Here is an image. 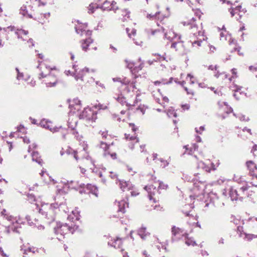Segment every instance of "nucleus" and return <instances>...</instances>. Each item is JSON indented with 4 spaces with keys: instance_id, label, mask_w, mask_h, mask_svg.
I'll return each mask as SVG.
<instances>
[{
    "instance_id": "f257e3e1",
    "label": "nucleus",
    "mask_w": 257,
    "mask_h": 257,
    "mask_svg": "<svg viewBox=\"0 0 257 257\" xmlns=\"http://www.w3.org/2000/svg\"><path fill=\"white\" fill-rule=\"evenodd\" d=\"M113 82H120L125 87L124 91L126 93L125 97L121 93L113 94V98L122 106H125L127 109H132L141 101L140 96L142 94L141 90L137 88L135 82H131L126 78L121 79L119 77L113 78Z\"/></svg>"
},
{
    "instance_id": "f03ea898",
    "label": "nucleus",
    "mask_w": 257,
    "mask_h": 257,
    "mask_svg": "<svg viewBox=\"0 0 257 257\" xmlns=\"http://www.w3.org/2000/svg\"><path fill=\"white\" fill-rule=\"evenodd\" d=\"M182 24L185 26H188L190 29L189 41L193 47L198 48L207 40V37L204 35V30L202 27H198L194 17L187 21H183Z\"/></svg>"
},
{
    "instance_id": "7ed1b4c3",
    "label": "nucleus",
    "mask_w": 257,
    "mask_h": 257,
    "mask_svg": "<svg viewBox=\"0 0 257 257\" xmlns=\"http://www.w3.org/2000/svg\"><path fill=\"white\" fill-rule=\"evenodd\" d=\"M27 199L31 203L37 202L35 196L32 194L27 195ZM37 208L38 209L39 213L44 215L48 220L47 222L50 223L54 221L55 217L56 210L58 208L59 205L56 203H41L39 205L37 202L36 203Z\"/></svg>"
},
{
    "instance_id": "20e7f679",
    "label": "nucleus",
    "mask_w": 257,
    "mask_h": 257,
    "mask_svg": "<svg viewBox=\"0 0 257 257\" xmlns=\"http://www.w3.org/2000/svg\"><path fill=\"white\" fill-rule=\"evenodd\" d=\"M2 215L3 218L9 222V224L6 226V231L8 233L11 232H20V229L22 225L24 224L25 221L20 216H14L8 213L6 209L2 211Z\"/></svg>"
},
{
    "instance_id": "39448f33",
    "label": "nucleus",
    "mask_w": 257,
    "mask_h": 257,
    "mask_svg": "<svg viewBox=\"0 0 257 257\" xmlns=\"http://www.w3.org/2000/svg\"><path fill=\"white\" fill-rule=\"evenodd\" d=\"M41 72L40 79H44L43 82L45 84L46 87L54 86L57 83V72H51L52 69L48 67L44 63L41 62L38 66Z\"/></svg>"
},
{
    "instance_id": "423d86ee",
    "label": "nucleus",
    "mask_w": 257,
    "mask_h": 257,
    "mask_svg": "<svg viewBox=\"0 0 257 257\" xmlns=\"http://www.w3.org/2000/svg\"><path fill=\"white\" fill-rule=\"evenodd\" d=\"M77 65L75 64L73 65L74 72L73 73L72 75L76 80L80 79L82 81L85 80L88 83H92L94 81V80L92 76H91V75L95 72V70H89L88 68L85 67L79 72H77Z\"/></svg>"
},
{
    "instance_id": "0eeeda50",
    "label": "nucleus",
    "mask_w": 257,
    "mask_h": 257,
    "mask_svg": "<svg viewBox=\"0 0 257 257\" xmlns=\"http://www.w3.org/2000/svg\"><path fill=\"white\" fill-rule=\"evenodd\" d=\"M185 178L188 181L193 182L194 185L193 188V191L194 192V194L193 195H190L191 199H195V197H197L201 195H203L205 187V184L203 182L200 181H198L197 179L192 178L190 176H185Z\"/></svg>"
},
{
    "instance_id": "6e6552de",
    "label": "nucleus",
    "mask_w": 257,
    "mask_h": 257,
    "mask_svg": "<svg viewBox=\"0 0 257 257\" xmlns=\"http://www.w3.org/2000/svg\"><path fill=\"white\" fill-rule=\"evenodd\" d=\"M74 230V227L68 225L66 223L62 224L60 222L57 223L56 225L54 228V233L59 240H61L64 238L65 235L68 232H71L73 233Z\"/></svg>"
},
{
    "instance_id": "1a4fd4ad",
    "label": "nucleus",
    "mask_w": 257,
    "mask_h": 257,
    "mask_svg": "<svg viewBox=\"0 0 257 257\" xmlns=\"http://www.w3.org/2000/svg\"><path fill=\"white\" fill-rule=\"evenodd\" d=\"M250 186L248 185H245L241 187L239 190V193L235 188L231 187L229 190V195L231 199L233 200H241L244 197L249 196L248 191L249 190Z\"/></svg>"
},
{
    "instance_id": "9d476101",
    "label": "nucleus",
    "mask_w": 257,
    "mask_h": 257,
    "mask_svg": "<svg viewBox=\"0 0 257 257\" xmlns=\"http://www.w3.org/2000/svg\"><path fill=\"white\" fill-rule=\"evenodd\" d=\"M97 111L94 108L87 107H85L79 114L80 119H84L89 122H94L97 117Z\"/></svg>"
},
{
    "instance_id": "9b49d317",
    "label": "nucleus",
    "mask_w": 257,
    "mask_h": 257,
    "mask_svg": "<svg viewBox=\"0 0 257 257\" xmlns=\"http://www.w3.org/2000/svg\"><path fill=\"white\" fill-rule=\"evenodd\" d=\"M21 251L25 255H43V252H45L44 248H36L34 247H27L26 246H22L21 248Z\"/></svg>"
},
{
    "instance_id": "f8f14e48",
    "label": "nucleus",
    "mask_w": 257,
    "mask_h": 257,
    "mask_svg": "<svg viewBox=\"0 0 257 257\" xmlns=\"http://www.w3.org/2000/svg\"><path fill=\"white\" fill-rule=\"evenodd\" d=\"M220 162L219 160L217 161L215 164L213 163H211L210 164L211 166H209V164H207L203 161H199L197 164V167L206 172L210 173L211 171L216 170Z\"/></svg>"
},
{
    "instance_id": "ddd939ff",
    "label": "nucleus",
    "mask_w": 257,
    "mask_h": 257,
    "mask_svg": "<svg viewBox=\"0 0 257 257\" xmlns=\"http://www.w3.org/2000/svg\"><path fill=\"white\" fill-rule=\"evenodd\" d=\"M70 112L71 114H75L81 108V103L80 100L77 98L73 99L69 105Z\"/></svg>"
},
{
    "instance_id": "4468645a",
    "label": "nucleus",
    "mask_w": 257,
    "mask_h": 257,
    "mask_svg": "<svg viewBox=\"0 0 257 257\" xmlns=\"http://www.w3.org/2000/svg\"><path fill=\"white\" fill-rule=\"evenodd\" d=\"M75 30L76 33L81 36L85 35L89 36L91 35V32L87 30L86 24H78L75 27Z\"/></svg>"
},
{
    "instance_id": "2eb2a0df",
    "label": "nucleus",
    "mask_w": 257,
    "mask_h": 257,
    "mask_svg": "<svg viewBox=\"0 0 257 257\" xmlns=\"http://www.w3.org/2000/svg\"><path fill=\"white\" fill-rule=\"evenodd\" d=\"M173 36H175L174 35ZM168 38V40L172 42V44L171 46V48H173L175 49L176 51L178 50V49L182 47V44L181 40L180 37H176L174 36V37H172L170 36H167Z\"/></svg>"
},
{
    "instance_id": "dca6fc26",
    "label": "nucleus",
    "mask_w": 257,
    "mask_h": 257,
    "mask_svg": "<svg viewBox=\"0 0 257 257\" xmlns=\"http://www.w3.org/2000/svg\"><path fill=\"white\" fill-rule=\"evenodd\" d=\"M40 125L42 127L46 129L49 130L53 133L58 132L59 131V128L57 126H53L52 122L46 119H43L41 120L40 122Z\"/></svg>"
},
{
    "instance_id": "f3484780",
    "label": "nucleus",
    "mask_w": 257,
    "mask_h": 257,
    "mask_svg": "<svg viewBox=\"0 0 257 257\" xmlns=\"http://www.w3.org/2000/svg\"><path fill=\"white\" fill-rule=\"evenodd\" d=\"M220 40L221 41H228L230 45H235L236 46V41L232 39L230 35L224 29L220 33Z\"/></svg>"
},
{
    "instance_id": "a211bd4d",
    "label": "nucleus",
    "mask_w": 257,
    "mask_h": 257,
    "mask_svg": "<svg viewBox=\"0 0 257 257\" xmlns=\"http://www.w3.org/2000/svg\"><path fill=\"white\" fill-rule=\"evenodd\" d=\"M144 189L147 191L148 193V197L150 201H153V202H157L156 198H153V196L155 195V193L157 192L156 187L153 185H148L145 187Z\"/></svg>"
},
{
    "instance_id": "6ab92c4d",
    "label": "nucleus",
    "mask_w": 257,
    "mask_h": 257,
    "mask_svg": "<svg viewBox=\"0 0 257 257\" xmlns=\"http://www.w3.org/2000/svg\"><path fill=\"white\" fill-rule=\"evenodd\" d=\"M78 122L77 115L71 114L69 113V118L68 120V126L71 131L75 130Z\"/></svg>"
},
{
    "instance_id": "aec40b11",
    "label": "nucleus",
    "mask_w": 257,
    "mask_h": 257,
    "mask_svg": "<svg viewBox=\"0 0 257 257\" xmlns=\"http://www.w3.org/2000/svg\"><path fill=\"white\" fill-rule=\"evenodd\" d=\"M162 31L164 33V37L168 40V38L167 36H170L172 37H174V35L176 37H180L181 36L176 34L172 26H167L165 28H162Z\"/></svg>"
},
{
    "instance_id": "412c9836",
    "label": "nucleus",
    "mask_w": 257,
    "mask_h": 257,
    "mask_svg": "<svg viewBox=\"0 0 257 257\" xmlns=\"http://www.w3.org/2000/svg\"><path fill=\"white\" fill-rule=\"evenodd\" d=\"M100 7L103 11H115L117 9L115 3L108 1H105Z\"/></svg>"
},
{
    "instance_id": "4be33fe9",
    "label": "nucleus",
    "mask_w": 257,
    "mask_h": 257,
    "mask_svg": "<svg viewBox=\"0 0 257 257\" xmlns=\"http://www.w3.org/2000/svg\"><path fill=\"white\" fill-rule=\"evenodd\" d=\"M108 245L115 248H120L122 245V238L116 237L108 241Z\"/></svg>"
},
{
    "instance_id": "5701e85b",
    "label": "nucleus",
    "mask_w": 257,
    "mask_h": 257,
    "mask_svg": "<svg viewBox=\"0 0 257 257\" xmlns=\"http://www.w3.org/2000/svg\"><path fill=\"white\" fill-rule=\"evenodd\" d=\"M241 6H238L234 8L230 9V13L231 14V17L238 16V17H236V19L238 20L242 16V14H244V12L243 11H241Z\"/></svg>"
},
{
    "instance_id": "b1692460",
    "label": "nucleus",
    "mask_w": 257,
    "mask_h": 257,
    "mask_svg": "<svg viewBox=\"0 0 257 257\" xmlns=\"http://www.w3.org/2000/svg\"><path fill=\"white\" fill-rule=\"evenodd\" d=\"M125 63L127 65V67L131 70L132 72H136L142 70L144 66V63L141 62L139 66L137 67L135 66V63L133 61H128L126 60Z\"/></svg>"
},
{
    "instance_id": "393cba45",
    "label": "nucleus",
    "mask_w": 257,
    "mask_h": 257,
    "mask_svg": "<svg viewBox=\"0 0 257 257\" xmlns=\"http://www.w3.org/2000/svg\"><path fill=\"white\" fill-rule=\"evenodd\" d=\"M116 203L118 207V211L121 212L122 213L125 212V208L128 207V203L127 202V199L120 201H116Z\"/></svg>"
},
{
    "instance_id": "a878e982",
    "label": "nucleus",
    "mask_w": 257,
    "mask_h": 257,
    "mask_svg": "<svg viewBox=\"0 0 257 257\" xmlns=\"http://www.w3.org/2000/svg\"><path fill=\"white\" fill-rule=\"evenodd\" d=\"M72 134L74 136L76 140L80 143V145L83 147V151L85 152L87 150V145L85 142H81L83 139L82 136L79 135L78 132L75 130L72 131Z\"/></svg>"
},
{
    "instance_id": "bb28decb",
    "label": "nucleus",
    "mask_w": 257,
    "mask_h": 257,
    "mask_svg": "<svg viewBox=\"0 0 257 257\" xmlns=\"http://www.w3.org/2000/svg\"><path fill=\"white\" fill-rule=\"evenodd\" d=\"M172 233L173 236L172 239L174 240L175 239L174 238V237H176L177 238H180V236H182L183 237L185 233H184V231L178 227H176V226H174L172 228Z\"/></svg>"
},
{
    "instance_id": "cd10ccee",
    "label": "nucleus",
    "mask_w": 257,
    "mask_h": 257,
    "mask_svg": "<svg viewBox=\"0 0 257 257\" xmlns=\"http://www.w3.org/2000/svg\"><path fill=\"white\" fill-rule=\"evenodd\" d=\"M119 187L123 191L131 190L134 187L132 184L129 181L121 180L119 181Z\"/></svg>"
},
{
    "instance_id": "c85d7f7f",
    "label": "nucleus",
    "mask_w": 257,
    "mask_h": 257,
    "mask_svg": "<svg viewBox=\"0 0 257 257\" xmlns=\"http://www.w3.org/2000/svg\"><path fill=\"white\" fill-rule=\"evenodd\" d=\"M246 166L249 170L250 173L252 176H257V168L255 164L251 161L246 162Z\"/></svg>"
},
{
    "instance_id": "c756f323",
    "label": "nucleus",
    "mask_w": 257,
    "mask_h": 257,
    "mask_svg": "<svg viewBox=\"0 0 257 257\" xmlns=\"http://www.w3.org/2000/svg\"><path fill=\"white\" fill-rule=\"evenodd\" d=\"M146 17L150 20L156 21L158 25H159L158 24V21H162L163 18V16L161 14L160 12H157L155 14H153L152 13L148 14Z\"/></svg>"
},
{
    "instance_id": "7c9ffc66",
    "label": "nucleus",
    "mask_w": 257,
    "mask_h": 257,
    "mask_svg": "<svg viewBox=\"0 0 257 257\" xmlns=\"http://www.w3.org/2000/svg\"><path fill=\"white\" fill-rule=\"evenodd\" d=\"M79 211L77 208H76L75 210L71 211V214L69 215L68 219L72 222H74L75 220H78L79 219Z\"/></svg>"
},
{
    "instance_id": "2f4dec72",
    "label": "nucleus",
    "mask_w": 257,
    "mask_h": 257,
    "mask_svg": "<svg viewBox=\"0 0 257 257\" xmlns=\"http://www.w3.org/2000/svg\"><path fill=\"white\" fill-rule=\"evenodd\" d=\"M93 43V40L90 38H88L81 41V47L83 51H87L89 50L88 47L90 44Z\"/></svg>"
},
{
    "instance_id": "473e14b6",
    "label": "nucleus",
    "mask_w": 257,
    "mask_h": 257,
    "mask_svg": "<svg viewBox=\"0 0 257 257\" xmlns=\"http://www.w3.org/2000/svg\"><path fill=\"white\" fill-rule=\"evenodd\" d=\"M184 240L185 244L187 246H195L197 245L196 241L194 240V239L192 237H189L188 236V234L185 233L184 237Z\"/></svg>"
},
{
    "instance_id": "72a5a7b5",
    "label": "nucleus",
    "mask_w": 257,
    "mask_h": 257,
    "mask_svg": "<svg viewBox=\"0 0 257 257\" xmlns=\"http://www.w3.org/2000/svg\"><path fill=\"white\" fill-rule=\"evenodd\" d=\"M240 236L247 241H250L253 238H257V235L246 233L245 232L240 233Z\"/></svg>"
},
{
    "instance_id": "f704fd0d",
    "label": "nucleus",
    "mask_w": 257,
    "mask_h": 257,
    "mask_svg": "<svg viewBox=\"0 0 257 257\" xmlns=\"http://www.w3.org/2000/svg\"><path fill=\"white\" fill-rule=\"evenodd\" d=\"M69 187L71 189H77L79 187H84V184H79L78 182L71 181L70 182L68 181Z\"/></svg>"
},
{
    "instance_id": "c9c22d12",
    "label": "nucleus",
    "mask_w": 257,
    "mask_h": 257,
    "mask_svg": "<svg viewBox=\"0 0 257 257\" xmlns=\"http://www.w3.org/2000/svg\"><path fill=\"white\" fill-rule=\"evenodd\" d=\"M32 160L33 161L36 162L38 164L40 165L42 164V160L41 159L39 156V154L37 152L34 151L32 154Z\"/></svg>"
},
{
    "instance_id": "e433bc0d",
    "label": "nucleus",
    "mask_w": 257,
    "mask_h": 257,
    "mask_svg": "<svg viewBox=\"0 0 257 257\" xmlns=\"http://www.w3.org/2000/svg\"><path fill=\"white\" fill-rule=\"evenodd\" d=\"M139 235L143 239H145V237L149 235V233L146 231V228L145 227H141L138 230Z\"/></svg>"
},
{
    "instance_id": "4c0bfd02",
    "label": "nucleus",
    "mask_w": 257,
    "mask_h": 257,
    "mask_svg": "<svg viewBox=\"0 0 257 257\" xmlns=\"http://www.w3.org/2000/svg\"><path fill=\"white\" fill-rule=\"evenodd\" d=\"M100 8V5L96 3H91L88 7V12L89 14H92L94 12L95 10Z\"/></svg>"
},
{
    "instance_id": "58836bf2",
    "label": "nucleus",
    "mask_w": 257,
    "mask_h": 257,
    "mask_svg": "<svg viewBox=\"0 0 257 257\" xmlns=\"http://www.w3.org/2000/svg\"><path fill=\"white\" fill-rule=\"evenodd\" d=\"M20 13L24 17H27L29 18H32V15L28 13L26 6L24 5L21 8L20 10Z\"/></svg>"
},
{
    "instance_id": "ea45409f",
    "label": "nucleus",
    "mask_w": 257,
    "mask_h": 257,
    "mask_svg": "<svg viewBox=\"0 0 257 257\" xmlns=\"http://www.w3.org/2000/svg\"><path fill=\"white\" fill-rule=\"evenodd\" d=\"M86 188L90 190V192L92 194H94L96 197L98 196V189L96 186L92 185L91 184H87Z\"/></svg>"
},
{
    "instance_id": "a19ab883",
    "label": "nucleus",
    "mask_w": 257,
    "mask_h": 257,
    "mask_svg": "<svg viewBox=\"0 0 257 257\" xmlns=\"http://www.w3.org/2000/svg\"><path fill=\"white\" fill-rule=\"evenodd\" d=\"M100 147L104 151V156L107 157V154H109V152L107 151V150L109 148V146L106 143L101 142L100 144Z\"/></svg>"
},
{
    "instance_id": "79ce46f5",
    "label": "nucleus",
    "mask_w": 257,
    "mask_h": 257,
    "mask_svg": "<svg viewBox=\"0 0 257 257\" xmlns=\"http://www.w3.org/2000/svg\"><path fill=\"white\" fill-rule=\"evenodd\" d=\"M26 220H27L28 223L30 225H35L37 228L39 230H43L44 229V226L42 225H36V223H33L32 222H31V219H30V216H29V215H27L26 216Z\"/></svg>"
},
{
    "instance_id": "37998d69",
    "label": "nucleus",
    "mask_w": 257,
    "mask_h": 257,
    "mask_svg": "<svg viewBox=\"0 0 257 257\" xmlns=\"http://www.w3.org/2000/svg\"><path fill=\"white\" fill-rule=\"evenodd\" d=\"M230 89L235 92L233 94L234 97H236V93L240 91L242 88L241 86H238L234 83H233L232 85L230 86Z\"/></svg>"
},
{
    "instance_id": "c03bdc74",
    "label": "nucleus",
    "mask_w": 257,
    "mask_h": 257,
    "mask_svg": "<svg viewBox=\"0 0 257 257\" xmlns=\"http://www.w3.org/2000/svg\"><path fill=\"white\" fill-rule=\"evenodd\" d=\"M167 114L169 117H177V113L172 107L169 108L167 111Z\"/></svg>"
},
{
    "instance_id": "a18cd8bd",
    "label": "nucleus",
    "mask_w": 257,
    "mask_h": 257,
    "mask_svg": "<svg viewBox=\"0 0 257 257\" xmlns=\"http://www.w3.org/2000/svg\"><path fill=\"white\" fill-rule=\"evenodd\" d=\"M125 136L126 139L130 142H132V143H138L139 142L138 138H136V137H131L130 135L126 134L125 135Z\"/></svg>"
},
{
    "instance_id": "49530a36",
    "label": "nucleus",
    "mask_w": 257,
    "mask_h": 257,
    "mask_svg": "<svg viewBox=\"0 0 257 257\" xmlns=\"http://www.w3.org/2000/svg\"><path fill=\"white\" fill-rule=\"evenodd\" d=\"M58 127L59 128L58 132H60L61 133L62 138L63 139H65L66 136L68 134V130L65 128L62 127L61 126H60L59 127Z\"/></svg>"
},
{
    "instance_id": "de8ad7c7",
    "label": "nucleus",
    "mask_w": 257,
    "mask_h": 257,
    "mask_svg": "<svg viewBox=\"0 0 257 257\" xmlns=\"http://www.w3.org/2000/svg\"><path fill=\"white\" fill-rule=\"evenodd\" d=\"M175 82L177 83H178V84L181 85V86H182L184 87L185 90L187 92L188 94H193V92L192 90L189 91L188 89L186 87H185L184 86V84H185V82L184 81H175Z\"/></svg>"
},
{
    "instance_id": "09e8293b",
    "label": "nucleus",
    "mask_w": 257,
    "mask_h": 257,
    "mask_svg": "<svg viewBox=\"0 0 257 257\" xmlns=\"http://www.w3.org/2000/svg\"><path fill=\"white\" fill-rule=\"evenodd\" d=\"M232 73V76L229 78L230 81H232V79L237 78V71L236 68H233L231 70Z\"/></svg>"
},
{
    "instance_id": "8fccbe9b",
    "label": "nucleus",
    "mask_w": 257,
    "mask_h": 257,
    "mask_svg": "<svg viewBox=\"0 0 257 257\" xmlns=\"http://www.w3.org/2000/svg\"><path fill=\"white\" fill-rule=\"evenodd\" d=\"M161 99L164 101V102L161 103L160 102L161 99L160 98H155L156 101L158 103L161 104V105H162L163 106H164V104H165V102L166 103H168V102H169V99L166 96H165V97L161 96Z\"/></svg>"
},
{
    "instance_id": "3c124183",
    "label": "nucleus",
    "mask_w": 257,
    "mask_h": 257,
    "mask_svg": "<svg viewBox=\"0 0 257 257\" xmlns=\"http://www.w3.org/2000/svg\"><path fill=\"white\" fill-rule=\"evenodd\" d=\"M158 161L161 163L160 166L163 168H165L168 166L169 164L168 161L165 160L163 158H160L158 160Z\"/></svg>"
},
{
    "instance_id": "603ef678",
    "label": "nucleus",
    "mask_w": 257,
    "mask_h": 257,
    "mask_svg": "<svg viewBox=\"0 0 257 257\" xmlns=\"http://www.w3.org/2000/svg\"><path fill=\"white\" fill-rule=\"evenodd\" d=\"M193 148H191L190 149V150L188 151V149L187 148V146H184V148H186V151H185V153H186V154H188L190 155V154H191L192 153V152H193L192 150L193 149L194 151H195L196 150H197L198 149V146L197 145H196V144H194L193 145Z\"/></svg>"
},
{
    "instance_id": "864d4df0",
    "label": "nucleus",
    "mask_w": 257,
    "mask_h": 257,
    "mask_svg": "<svg viewBox=\"0 0 257 257\" xmlns=\"http://www.w3.org/2000/svg\"><path fill=\"white\" fill-rule=\"evenodd\" d=\"M189 78L190 83L191 84H194L196 82V79L191 74H188L187 79Z\"/></svg>"
},
{
    "instance_id": "5fc2aeb1",
    "label": "nucleus",
    "mask_w": 257,
    "mask_h": 257,
    "mask_svg": "<svg viewBox=\"0 0 257 257\" xmlns=\"http://www.w3.org/2000/svg\"><path fill=\"white\" fill-rule=\"evenodd\" d=\"M159 183L158 188L160 189H167L168 188V185L167 184H164L163 182L160 181H158Z\"/></svg>"
},
{
    "instance_id": "6e6d98bb",
    "label": "nucleus",
    "mask_w": 257,
    "mask_h": 257,
    "mask_svg": "<svg viewBox=\"0 0 257 257\" xmlns=\"http://www.w3.org/2000/svg\"><path fill=\"white\" fill-rule=\"evenodd\" d=\"M17 72V79L19 80L23 79L24 74L23 73H21L18 68H16Z\"/></svg>"
},
{
    "instance_id": "4d7b16f0",
    "label": "nucleus",
    "mask_w": 257,
    "mask_h": 257,
    "mask_svg": "<svg viewBox=\"0 0 257 257\" xmlns=\"http://www.w3.org/2000/svg\"><path fill=\"white\" fill-rule=\"evenodd\" d=\"M205 130V127H204V126H201L200 127H199V128H197V127H196L195 128V131H196V132L198 133V134H201Z\"/></svg>"
},
{
    "instance_id": "13d9d810",
    "label": "nucleus",
    "mask_w": 257,
    "mask_h": 257,
    "mask_svg": "<svg viewBox=\"0 0 257 257\" xmlns=\"http://www.w3.org/2000/svg\"><path fill=\"white\" fill-rule=\"evenodd\" d=\"M130 12L128 11H127L126 10H125L123 11H122V15L123 16V17H124V19H125V17L126 18H129L130 17Z\"/></svg>"
},
{
    "instance_id": "bf43d9fd",
    "label": "nucleus",
    "mask_w": 257,
    "mask_h": 257,
    "mask_svg": "<svg viewBox=\"0 0 257 257\" xmlns=\"http://www.w3.org/2000/svg\"><path fill=\"white\" fill-rule=\"evenodd\" d=\"M194 12V14L195 15V16L196 17H197L198 18V19H199L202 15V13L199 10H193Z\"/></svg>"
},
{
    "instance_id": "052dcab7",
    "label": "nucleus",
    "mask_w": 257,
    "mask_h": 257,
    "mask_svg": "<svg viewBox=\"0 0 257 257\" xmlns=\"http://www.w3.org/2000/svg\"><path fill=\"white\" fill-rule=\"evenodd\" d=\"M99 133L103 139H107V138L108 137L107 131H100Z\"/></svg>"
},
{
    "instance_id": "680f3d73",
    "label": "nucleus",
    "mask_w": 257,
    "mask_h": 257,
    "mask_svg": "<svg viewBox=\"0 0 257 257\" xmlns=\"http://www.w3.org/2000/svg\"><path fill=\"white\" fill-rule=\"evenodd\" d=\"M238 117L239 118V119L241 121H248V120H249L248 117H246L245 115H242V114L239 115Z\"/></svg>"
},
{
    "instance_id": "e2e57ef3",
    "label": "nucleus",
    "mask_w": 257,
    "mask_h": 257,
    "mask_svg": "<svg viewBox=\"0 0 257 257\" xmlns=\"http://www.w3.org/2000/svg\"><path fill=\"white\" fill-rule=\"evenodd\" d=\"M218 68V66L217 65H209L208 67V69L209 70H212V71H217V69Z\"/></svg>"
},
{
    "instance_id": "0e129e2a",
    "label": "nucleus",
    "mask_w": 257,
    "mask_h": 257,
    "mask_svg": "<svg viewBox=\"0 0 257 257\" xmlns=\"http://www.w3.org/2000/svg\"><path fill=\"white\" fill-rule=\"evenodd\" d=\"M37 147V145L33 143L32 145L29 146L28 151L30 152L31 151H32L33 149H36Z\"/></svg>"
},
{
    "instance_id": "69168bd1",
    "label": "nucleus",
    "mask_w": 257,
    "mask_h": 257,
    "mask_svg": "<svg viewBox=\"0 0 257 257\" xmlns=\"http://www.w3.org/2000/svg\"><path fill=\"white\" fill-rule=\"evenodd\" d=\"M214 75L216 78H218L222 74V73L219 71L218 69H217V71H214Z\"/></svg>"
},
{
    "instance_id": "338daca9",
    "label": "nucleus",
    "mask_w": 257,
    "mask_h": 257,
    "mask_svg": "<svg viewBox=\"0 0 257 257\" xmlns=\"http://www.w3.org/2000/svg\"><path fill=\"white\" fill-rule=\"evenodd\" d=\"M108 156H110V157L113 159V160H115L116 159V154L115 153H110L109 152V154H107V157Z\"/></svg>"
},
{
    "instance_id": "774afa93",
    "label": "nucleus",
    "mask_w": 257,
    "mask_h": 257,
    "mask_svg": "<svg viewBox=\"0 0 257 257\" xmlns=\"http://www.w3.org/2000/svg\"><path fill=\"white\" fill-rule=\"evenodd\" d=\"M129 125L134 132H135L137 130V127H136L134 123H130Z\"/></svg>"
}]
</instances>
